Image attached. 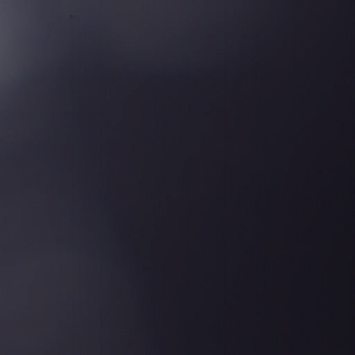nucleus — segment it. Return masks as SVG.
Listing matches in <instances>:
<instances>
[{
    "mask_svg": "<svg viewBox=\"0 0 355 355\" xmlns=\"http://www.w3.org/2000/svg\"><path fill=\"white\" fill-rule=\"evenodd\" d=\"M21 92L24 94H29V92L28 91V89H26V87L24 86L23 89H21Z\"/></svg>",
    "mask_w": 355,
    "mask_h": 355,
    "instance_id": "f257e3e1",
    "label": "nucleus"
}]
</instances>
